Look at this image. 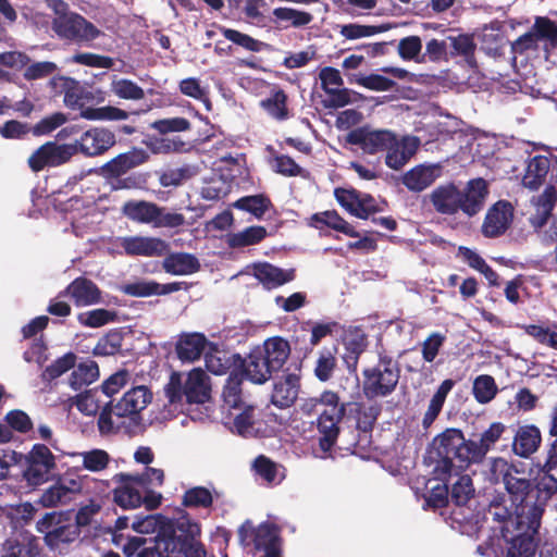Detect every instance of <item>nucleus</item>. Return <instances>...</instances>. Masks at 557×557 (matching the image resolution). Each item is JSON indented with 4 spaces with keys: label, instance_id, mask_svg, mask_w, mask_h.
Listing matches in <instances>:
<instances>
[{
    "label": "nucleus",
    "instance_id": "f257e3e1",
    "mask_svg": "<svg viewBox=\"0 0 557 557\" xmlns=\"http://www.w3.org/2000/svg\"><path fill=\"white\" fill-rule=\"evenodd\" d=\"M487 480L492 484L502 483L504 485L513 508L511 512L503 506L505 503L504 495L495 496L491 500L490 507L499 509V511L496 510L493 513L496 520L520 519V521H523V519L540 518V513H536L532 508L535 502L534 483L523 469L505 458L496 457L490 462Z\"/></svg>",
    "mask_w": 557,
    "mask_h": 557
},
{
    "label": "nucleus",
    "instance_id": "f03ea898",
    "mask_svg": "<svg viewBox=\"0 0 557 557\" xmlns=\"http://www.w3.org/2000/svg\"><path fill=\"white\" fill-rule=\"evenodd\" d=\"M424 459L428 466H432L434 479L442 482H447L453 473L458 474L476 465L471 438L467 440L457 428H447L437 434L430 443Z\"/></svg>",
    "mask_w": 557,
    "mask_h": 557
},
{
    "label": "nucleus",
    "instance_id": "7ed1b4c3",
    "mask_svg": "<svg viewBox=\"0 0 557 557\" xmlns=\"http://www.w3.org/2000/svg\"><path fill=\"white\" fill-rule=\"evenodd\" d=\"M151 400V391L139 385L127 391L114 406L111 400L104 403L97 422L100 434L133 433L141 424L140 413Z\"/></svg>",
    "mask_w": 557,
    "mask_h": 557
},
{
    "label": "nucleus",
    "instance_id": "20e7f679",
    "mask_svg": "<svg viewBox=\"0 0 557 557\" xmlns=\"http://www.w3.org/2000/svg\"><path fill=\"white\" fill-rule=\"evenodd\" d=\"M36 530L44 535L42 540L49 552L66 555L79 544L82 530L77 524L61 512H46L36 522Z\"/></svg>",
    "mask_w": 557,
    "mask_h": 557
},
{
    "label": "nucleus",
    "instance_id": "39448f33",
    "mask_svg": "<svg viewBox=\"0 0 557 557\" xmlns=\"http://www.w3.org/2000/svg\"><path fill=\"white\" fill-rule=\"evenodd\" d=\"M362 394L368 400L392 395L400 379L399 364L387 355H380L379 362L363 369Z\"/></svg>",
    "mask_w": 557,
    "mask_h": 557
},
{
    "label": "nucleus",
    "instance_id": "423d86ee",
    "mask_svg": "<svg viewBox=\"0 0 557 557\" xmlns=\"http://www.w3.org/2000/svg\"><path fill=\"white\" fill-rule=\"evenodd\" d=\"M542 518L509 519L505 531L510 533L506 539L505 557H534L541 541L540 527ZM507 537V535H504Z\"/></svg>",
    "mask_w": 557,
    "mask_h": 557
},
{
    "label": "nucleus",
    "instance_id": "0eeeda50",
    "mask_svg": "<svg viewBox=\"0 0 557 557\" xmlns=\"http://www.w3.org/2000/svg\"><path fill=\"white\" fill-rule=\"evenodd\" d=\"M280 528L271 522H262L255 527L251 521H245L238 529V539L244 546L253 545L258 552L263 550L262 557L282 556V539Z\"/></svg>",
    "mask_w": 557,
    "mask_h": 557
},
{
    "label": "nucleus",
    "instance_id": "6e6552de",
    "mask_svg": "<svg viewBox=\"0 0 557 557\" xmlns=\"http://www.w3.org/2000/svg\"><path fill=\"white\" fill-rule=\"evenodd\" d=\"M52 29L59 38L73 42L90 41L101 34L91 22L74 12L55 16L52 20Z\"/></svg>",
    "mask_w": 557,
    "mask_h": 557
},
{
    "label": "nucleus",
    "instance_id": "1a4fd4ad",
    "mask_svg": "<svg viewBox=\"0 0 557 557\" xmlns=\"http://www.w3.org/2000/svg\"><path fill=\"white\" fill-rule=\"evenodd\" d=\"M75 154L76 148L72 144L47 141L30 154L27 162L30 170L38 173L46 168L60 166Z\"/></svg>",
    "mask_w": 557,
    "mask_h": 557
},
{
    "label": "nucleus",
    "instance_id": "9d476101",
    "mask_svg": "<svg viewBox=\"0 0 557 557\" xmlns=\"http://www.w3.org/2000/svg\"><path fill=\"white\" fill-rule=\"evenodd\" d=\"M27 467L24 478L32 486H38L48 480L49 473L55 468V457L45 444H35L26 456Z\"/></svg>",
    "mask_w": 557,
    "mask_h": 557
},
{
    "label": "nucleus",
    "instance_id": "9b49d317",
    "mask_svg": "<svg viewBox=\"0 0 557 557\" xmlns=\"http://www.w3.org/2000/svg\"><path fill=\"white\" fill-rule=\"evenodd\" d=\"M346 141L358 146L364 153L375 154L395 144V133L389 129H370L362 126L350 131L346 136Z\"/></svg>",
    "mask_w": 557,
    "mask_h": 557
},
{
    "label": "nucleus",
    "instance_id": "f8f14e48",
    "mask_svg": "<svg viewBox=\"0 0 557 557\" xmlns=\"http://www.w3.org/2000/svg\"><path fill=\"white\" fill-rule=\"evenodd\" d=\"M128 380V373L125 370L117 371L110 375L98 388L89 389L78 396L77 407L81 411L95 413L102 408L99 393L107 397H112L123 388Z\"/></svg>",
    "mask_w": 557,
    "mask_h": 557
},
{
    "label": "nucleus",
    "instance_id": "ddd939ff",
    "mask_svg": "<svg viewBox=\"0 0 557 557\" xmlns=\"http://www.w3.org/2000/svg\"><path fill=\"white\" fill-rule=\"evenodd\" d=\"M183 520H190L188 515H183L177 518L175 521L170 522L166 525L160 528L158 534L153 537L157 544V550L160 552V557H181L182 552H184V543L186 532L178 531L181 528V522Z\"/></svg>",
    "mask_w": 557,
    "mask_h": 557
},
{
    "label": "nucleus",
    "instance_id": "4468645a",
    "mask_svg": "<svg viewBox=\"0 0 557 557\" xmlns=\"http://www.w3.org/2000/svg\"><path fill=\"white\" fill-rule=\"evenodd\" d=\"M116 143L115 134L103 127H94L84 132L75 144L76 153L81 152L86 157L103 154Z\"/></svg>",
    "mask_w": 557,
    "mask_h": 557
},
{
    "label": "nucleus",
    "instance_id": "2eb2a0df",
    "mask_svg": "<svg viewBox=\"0 0 557 557\" xmlns=\"http://www.w3.org/2000/svg\"><path fill=\"white\" fill-rule=\"evenodd\" d=\"M513 220V207L507 200L495 202L486 212L481 231L487 238H496L506 233Z\"/></svg>",
    "mask_w": 557,
    "mask_h": 557
},
{
    "label": "nucleus",
    "instance_id": "dca6fc26",
    "mask_svg": "<svg viewBox=\"0 0 557 557\" xmlns=\"http://www.w3.org/2000/svg\"><path fill=\"white\" fill-rule=\"evenodd\" d=\"M149 154L146 150L133 147L131 150L120 153L113 159L106 162L101 168V175L107 181L119 178L125 175L128 171L146 163Z\"/></svg>",
    "mask_w": 557,
    "mask_h": 557
},
{
    "label": "nucleus",
    "instance_id": "f3484780",
    "mask_svg": "<svg viewBox=\"0 0 557 557\" xmlns=\"http://www.w3.org/2000/svg\"><path fill=\"white\" fill-rule=\"evenodd\" d=\"M101 294L95 282L85 276H78L59 293V297L69 296L76 307H87L102 302Z\"/></svg>",
    "mask_w": 557,
    "mask_h": 557
},
{
    "label": "nucleus",
    "instance_id": "a211bd4d",
    "mask_svg": "<svg viewBox=\"0 0 557 557\" xmlns=\"http://www.w3.org/2000/svg\"><path fill=\"white\" fill-rule=\"evenodd\" d=\"M488 193V185L484 178L470 180L465 189L460 190V211L468 216H474L483 209Z\"/></svg>",
    "mask_w": 557,
    "mask_h": 557
},
{
    "label": "nucleus",
    "instance_id": "6ab92c4d",
    "mask_svg": "<svg viewBox=\"0 0 557 557\" xmlns=\"http://www.w3.org/2000/svg\"><path fill=\"white\" fill-rule=\"evenodd\" d=\"M119 484L113 490L114 502L124 509L138 508L143 505V494L139 491L140 485L133 474L116 473L113 476Z\"/></svg>",
    "mask_w": 557,
    "mask_h": 557
},
{
    "label": "nucleus",
    "instance_id": "aec40b11",
    "mask_svg": "<svg viewBox=\"0 0 557 557\" xmlns=\"http://www.w3.org/2000/svg\"><path fill=\"white\" fill-rule=\"evenodd\" d=\"M39 554L38 539L28 531H21L3 542L0 557H37Z\"/></svg>",
    "mask_w": 557,
    "mask_h": 557
},
{
    "label": "nucleus",
    "instance_id": "412c9836",
    "mask_svg": "<svg viewBox=\"0 0 557 557\" xmlns=\"http://www.w3.org/2000/svg\"><path fill=\"white\" fill-rule=\"evenodd\" d=\"M368 344L367 334L358 326L349 329L343 337L345 352L342 359L350 374H357L360 356L366 351Z\"/></svg>",
    "mask_w": 557,
    "mask_h": 557
},
{
    "label": "nucleus",
    "instance_id": "4be33fe9",
    "mask_svg": "<svg viewBox=\"0 0 557 557\" xmlns=\"http://www.w3.org/2000/svg\"><path fill=\"white\" fill-rule=\"evenodd\" d=\"M121 246L128 256L161 257L169 250V244L158 237H125Z\"/></svg>",
    "mask_w": 557,
    "mask_h": 557
},
{
    "label": "nucleus",
    "instance_id": "5701e85b",
    "mask_svg": "<svg viewBox=\"0 0 557 557\" xmlns=\"http://www.w3.org/2000/svg\"><path fill=\"white\" fill-rule=\"evenodd\" d=\"M381 412L382 405L376 401H347L346 417L355 420L356 429L363 433L372 432Z\"/></svg>",
    "mask_w": 557,
    "mask_h": 557
},
{
    "label": "nucleus",
    "instance_id": "b1692460",
    "mask_svg": "<svg viewBox=\"0 0 557 557\" xmlns=\"http://www.w3.org/2000/svg\"><path fill=\"white\" fill-rule=\"evenodd\" d=\"M555 470L547 469L544 465L539 470L537 482L534 484L535 502L532 508L536 513H540V518H543L548 502L557 494V475L554 473Z\"/></svg>",
    "mask_w": 557,
    "mask_h": 557
},
{
    "label": "nucleus",
    "instance_id": "393cba45",
    "mask_svg": "<svg viewBox=\"0 0 557 557\" xmlns=\"http://www.w3.org/2000/svg\"><path fill=\"white\" fill-rule=\"evenodd\" d=\"M420 146L416 136H405L398 140L395 135V144L386 148L385 164L393 169H401L413 157Z\"/></svg>",
    "mask_w": 557,
    "mask_h": 557
},
{
    "label": "nucleus",
    "instance_id": "a878e982",
    "mask_svg": "<svg viewBox=\"0 0 557 557\" xmlns=\"http://www.w3.org/2000/svg\"><path fill=\"white\" fill-rule=\"evenodd\" d=\"M253 276L270 290L283 286L295 280V269L284 270L269 262H261L253 265Z\"/></svg>",
    "mask_w": 557,
    "mask_h": 557
},
{
    "label": "nucleus",
    "instance_id": "bb28decb",
    "mask_svg": "<svg viewBox=\"0 0 557 557\" xmlns=\"http://www.w3.org/2000/svg\"><path fill=\"white\" fill-rule=\"evenodd\" d=\"M542 444L541 430L534 424L520 425L512 441V451L521 458H530Z\"/></svg>",
    "mask_w": 557,
    "mask_h": 557
},
{
    "label": "nucleus",
    "instance_id": "cd10ccee",
    "mask_svg": "<svg viewBox=\"0 0 557 557\" xmlns=\"http://www.w3.org/2000/svg\"><path fill=\"white\" fill-rule=\"evenodd\" d=\"M299 388V375L295 373H288L274 383L271 395V403L280 409L288 408L296 401Z\"/></svg>",
    "mask_w": 557,
    "mask_h": 557
},
{
    "label": "nucleus",
    "instance_id": "c85d7f7f",
    "mask_svg": "<svg viewBox=\"0 0 557 557\" xmlns=\"http://www.w3.org/2000/svg\"><path fill=\"white\" fill-rule=\"evenodd\" d=\"M436 212L453 215L460 211V189L453 183L437 186L430 195Z\"/></svg>",
    "mask_w": 557,
    "mask_h": 557
},
{
    "label": "nucleus",
    "instance_id": "c756f323",
    "mask_svg": "<svg viewBox=\"0 0 557 557\" xmlns=\"http://www.w3.org/2000/svg\"><path fill=\"white\" fill-rule=\"evenodd\" d=\"M207 375L200 368L188 372L184 382V396L188 404H205L210 399V387Z\"/></svg>",
    "mask_w": 557,
    "mask_h": 557
},
{
    "label": "nucleus",
    "instance_id": "7c9ffc66",
    "mask_svg": "<svg viewBox=\"0 0 557 557\" xmlns=\"http://www.w3.org/2000/svg\"><path fill=\"white\" fill-rule=\"evenodd\" d=\"M236 359V368H239L242 376L253 384H264L275 374L272 369L265 368L267 366L260 361L261 359L252 350L246 358L240 356Z\"/></svg>",
    "mask_w": 557,
    "mask_h": 557
},
{
    "label": "nucleus",
    "instance_id": "2f4dec72",
    "mask_svg": "<svg viewBox=\"0 0 557 557\" xmlns=\"http://www.w3.org/2000/svg\"><path fill=\"white\" fill-rule=\"evenodd\" d=\"M308 225L318 230H322L324 226H327L349 237L360 236L355 227L342 218L336 210H326L312 214L309 218Z\"/></svg>",
    "mask_w": 557,
    "mask_h": 557
},
{
    "label": "nucleus",
    "instance_id": "473e14b6",
    "mask_svg": "<svg viewBox=\"0 0 557 557\" xmlns=\"http://www.w3.org/2000/svg\"><path fill=\"white\" fill-rule=\"evenodd\" d=\"M122 213L131 221L154 225L160 213V207L146 200H128L123 205Z\"/></svg>",
    "mask_w": 557,
    "mask_h": 557
},
{
    "label": "nucleus",
    "instance_id": "72a5a7b5",
    "mask_svg": "<svg viewBox=\"0 0 557 557\" xmlns=\"http://www.w3.org/2000/svg\"><path fill=\"white\" fill-rule=\"evenodd\" d=\"M507 426L502 422H493L487 430H485L479 437V440L471 438V445L475 458V463H481L487 453L495 446L500 440Z\"/></svg>",
    "mask_w": 557,
    "mask_h": 557
},
{
    "label": "nucleus",
    "instance_id": "f704fd0d",
    "mask_svg": "<svg viewBox=\"0 0 557 557\" xmlns=\"http://www.w3.org/2000/svg\"><path fill=\"white\" fill-rule=\"evenodd\" d=\"M163 270L172 275H188L199 271V260L188 252H173L162 261Z\"/></svg>",
    "mask_w": 557,
    "mask_h": 557
},
{
    "label": "nucleus",
    "instance_id": "c9c22d12",
    "mask_svg": "<svg viewBox=\"0 0 557 557\" xmlns=\"http://www.w3.org/2000/svg\"><path fill=\"white\" fill-rule=\"evenodd\" d=\"M549 166L550 161L545 156L531 158L522 177V185L530 190H537L544 184Z\"/></svg>",
    "mask_w": 557,
    "mask_h": 557
},
{
    "label": "nucleus",
    "instance_id": "e433bc0d",
    "mask_svg": "<svg viewBox=\"0 0 557 557\" xmlns=\"http://www.w3.org/2000/svg\"><path fill=\"white\" fill-rule=\"evenodd\" d=\"M270 359V368L280 372L290 356L289 342L281 336L267 338L261 345Z\"/></svg>",
    "mask_w": 557,
    "mask_h": 557
},
{
    "label": "nucleus",
    "instance_id": "4c0bfd02",
    "mask_svg": "<svg viewBox=\"0 0 557 557\" xmlns=\"http://www.w3.org/2000/svg\"><path fill=\"white\" fill-rule=\"evenodd\" d=\"M206 345L207 338L203 334H186L181 336L176 344V355L182 361H195L200 358Z\"/></svg>",
    "mask_w": 557,
    "mask_h": 557
},
{
    "label": "nucleus",
    "instance_id": "58836bf2",
    "mask_svg": "<svg viewBox=\"0 0 557 557\" xmlns=\"http://www.w3.org/2000/svg\"><path fill=\"white\" fill-rule=\"evenodd\" d=\"M337 352L336 345L332 347H323L318 351V357L314 363L313 373L320 382H329L337 368Z\"/></svg>",
    "mask_w": 557,
    "mask_h": 557
},
{
    "label": "nucleus",
    "instance_id": "ea45409f",
    "mask_svg": "<svg viewBox=\"0 0 557 557\" xmlns=\"http://www.w3.org/2000/svg\"><path fill=\"white\" fill-rule=\"evenodd\" d=\"M456 382L451 379L444 380L432 396L430 404L422 419V426L428 430L441 413L447 395L450 393Z\"/></svg>",
    "mask_w": 557,
    "mask_h": 557
},
{
    "label": "nucleus",
    "instance_id": "a19ab883",
    "mask_svg": "<svg viewBox=\"0 0 557 557\" xmlns=\"http://www.w3.org/2000/svg\"><path fill=\"white\" fill-rule=\"evenodd\" d=\"M180 532H186L184 543V552L182 555L185 557H206L207 553L203 544L198 540L200 536L201 530L199 523L191 520H183L181 522V528H178ZM182 535V533H180Z\"/></svg>",
    "mask_w": 557,
    "mask_h": 557
},
{
    "label": "nucleus",
    "instance_id": "79ce46f5",
    "mask_svg": "<svg viewBox=\"0 0 557 557\" xmlns=\"http://www.w3.org/2000/svg\"><path fill=\"white\" fill-rule=\"evenodd\" d=\"M339 422L325 413L319 414L317 429L319 432V447L323 453H330L335 446L341 433Z\"/></svg>",
    "mask_w": 557,
    "mask_h": 557
},
{
    "label": "nucleus",
    "instance_id": "37998d69",
    "mask_svg": "<svg viewBox=\"0 0 557 557\" xmlns=\"http://www.w3.org/2000/svg\"><path fill=\"white\" fill-rule=\"evenodd\" d=\"M474 486L472 479L468 474L460 475L459 479L453 484L450 491V500L451 503L461 511L463 507L473 498L474 496ZM453 519L457 522H460L461 519L456 516L460 512L454 510Z\"/></svg>",
    "mask_w": 557,
    "mask_h": 557
},
{
    "label": "nucleus",
    "instance_id": "c03bdc74",
    "mask_svg": "<svg viewBox=\"0 0 557 557\" xmlns=\"http://www.w3.org/2000/svg\"><path fill=\"white\" fill-rule=\"evenodd\" d=\"M435 178L433 168L420 164L406 172L401 182L410 191L419 193L431 186Z\"/></svg>",
    "mask_w": 557,
    "mask_h": 557
},
{
    "label": "nucleus",
    "instance_id": "a18cd8bd",
    "mask_svg": "<svg viewBox=\"0 0 557 557\" xmlns=\"http://www.w3.org/2000/svg\"><path fill=\"white\" fill-rule=\"evenodd\" d=\"M69 384L74 391H79L84 386L90 385L99 377V367L95 360H86L73 368Z\"/></svg>",
    "mask_w": 557,
    "mask_h": 557
},
{
    "label": "nucleus",
    "instance_id": "49530a36",
    "mask_svg": "<svg viewBox=\"0 0 557 557\" xmlns=\"http://www.w3.org/2000/svg\"><path fill=\"white\" fill-rule=\"evenodd\" d=\"M267 228L261 225L248 226L238 233L226 235V244L230 248H243L261 243L267 237Z\"/></svg>",
    "mask_w": 557,
    "mask_h": 557
},
{
    "label": "nucleus",
    "instance_id": "de8ad7c7",
    "mask_svg": "<svg viewBox=\"0 0 557 557\" xmlns=\"http://www.w3.org/2000/svg\"><path fill=\"white\" fill-rule=\"evenodd\" d=\"M239 354H228L225 350H215L214 352L206 354V368L209 372L215 375L225 374L228 370L238 371L236 368Z\"/></svg>",
    "mask_w": 557,
    "mask_h": 557
},
{
    "label": "nucleus",
    "instance_id": "09e8293b",
    "mask_svg": "<svg viewBox=\"0 0 557 557\" xmlns=\"http://www.w3.org/2000/svg\"><path fill=\"white\" fill-rule=\"evenodd\" d=\"M557 201V190L554 185H547L535 202L536 215L532 219L535 226L542 227L548 221Z\"/></svg>",
    "mask_w": 557,
    "mask_h": 557
},
{
    "label": "nucleus",
    "instance_id": "8fccbe9b",
    "mask_svg": "<svg viewBox=\"0 0 557 557\" xmlns=\"http://www.w3.org/2000/svg\"><path fill=\"white\" fill-rule=\"evenodd\" d=\"M233 207L251 213L257 219H261L264 213L272 207L271 199L264 194L245 196L237 199Z\"/></svg>",
    "mask_w": 557,
    "mask_h": 557
},
{
    "label": "nucleus",
    "instance_id": "3c124183",
    "mask_svg": "<svg viewBox=\"0 0 557 557\" xmlns=\"http://www.w3.org/2000/svg\"><path fill=\"white\" fill-rule=\"evenodd\" d=\"M498 393V386L495 379L490 374L478 375L472 385V394L474 399L485 405L491 403Z\"/></svg>",
    "mask_w": 557,
    "mask_h": 557
},
{
    "label": "nucleus",
    "instance_id": "603ef678",
    "mask_svg": "<svg viewBox=\"0 0 557 557\" xmlns=\"http://www.w3.org/2000/svg\"><path fill=\"white\" fill-rule=\"evenodd\" d=\"M260 106L275 120L288 119L287 95L283 89L273 90L268 98L261 100Z\"/></svg>",
    "mask_w": 557,
    "mask_h": 557
},
{
    "label": "nucleus",
    "instance_id": "864d4df0",
    "mask_svg": "<svg viewBox=\"0 0 557 557\" xmlns=\"http://www.w3.org/2000/svg\"><path fill=\"white\" fill-rule=\"evenodd\" d=\"M117 320V313L112 310L98 308L77 314V321L85 327L97 329Z\"/></svg>",
    "mask_w": 557,
    "mask_h": 557
},
{
    "label": "nucleus",
    "instance_id": "5fc2aeb1",
    "mask_svg": "<svg viewBox=\"0 0 557 557\" xmlns=\"http://www.w3.org/2000/svg\"><path fill=\"white\" fill-rule=\"evenodd\" d=\"M245 377L238 371H231L223 387L224 403L231 408H239L242 405V384Z\"/></svg>",
    "mask_w": 557,
    "mask_h": 557
},
{
    "label": "nucleus",
    "instance_id": "6e6d98bb",
    "mask_svg": "<svg viewBox=\"0 0 557 557\" xmlns=\"http://www.w3.org/2000/svg\"><path fill=\"white\" fill-rule=\"evenodd\" d=\"M213 504L212 493L205 486H194L185 491L182 505L187 508H210Z\"/></svg>",
    "mask_w": 557,
    "mask_h": 557
},
{
    "label": "nucleus",
    "instance_id": "4d7b16f0",
    "mask_svg": "<svg viewBox=\"0 0 557 557\" xmlns=\"http://www.w3.org/2000/svg\"><path fill=\"white\" fill-rule=\"evenodd\" d=\"M111 91L121 99L141 100L145 98L144 89L135 82L127 78L114 79Z\"/></svg>",
    "mask_w": 557,
    "mask_h": 557
},
{
    "label": "nucleus",
    "instance_id": "13d9d810",
    "mask_svg": "<svg viewBox=\"0 0 557 557\" xmlns=\"http://www.w3.org/2000/svg\"><path fill=\"white\" fill-rule=\"evenodd\" d=\"M391 28L388 24L382 25H360V24H347L341 29V35L346 39H358L362 37H369L376 34L387 32Z\"/></svg>",
    "mask_w": 557,
    "mask_h": 557
},
{
    "label": "nucleus",
    "instance_id": "bf43d9fd",
    "mask_svg": "<svg viewBox=\"0 0 557 557\" xmlns=\"http://www.w3.org/2000/svg\"><path fill=\"white\" fill-rule=\"evenodd\" d=\"M75 363L76 355L74 352H67L54 360L50 366L46 367L42 372V379L49 382L55 380L69 370L73 369Z\"/></svg>",
    "mask_w": 557,
    "mask_h": 557
},
{
    "label": "nucleus",
    "instance_id": "052dcab7",
    "mask_svg": "<svg viewBox=\"0 0 557 557\" xmlns=\"http://www.w3.org/2000/svg\"><path fill=\"white\" fill-rule=\"evenodd\" d=\"M83 459V467L91 472H100L108 468L110 463V455L99 448L79 453Z\"/></svg>",
    "mask_w": 557,
    "mask_h": 557
},
{
    "label": "nucleus",
    "instance_id": "680f3d73",
    "mask_svg": "<svg viewBox=\"0 0 557 557\" xmlns=\"http://www.w3.org/2000/svg\"><path fill=\"white\" fill-rule=\"evenodd\" d=\"M87 120L121 121L128 117V112L116 107L106 106L100 108H87L82 112Z\"/></svg>",
    "mask_w": 557,
    "mask_h": 557
},
{
    "label": "nucleus",
    "instance_id": "e2e57ef3",
    "mask_svg": "<svg viewBox=\"0 0 557 557\" xmlns=\"http://www.w3.org/2000/svg\"><path fill=\"white\" fill-rule=\"evenodd\" d=\"M350 82L375 91H388L396 86V82L380 74L355 75Z\"/></svg>",
    "mask_w": 557,
    "mask_h": 557
},
{
    "label": "nucleus",
    "instance_id": "0e129e2a",
    "mask_svg": "<svg viewBox=\"0 0 557 557\" xmlns=\"http://www.w3.org/2000/svg\"><path fill=\"white\" fill-rule=\"evenodd\" d=\"M220 30L227 40L245 48L248 51L259 52L263 46V42L252 38L247 34L240 33L239 30L226 28L223 26L220 27Z\"/></svg>",
    "mask_w": 557,
    "mask_h": 557
},
{
    "label": "nucleus",
    "instance_id": "69168bd1",
    "mask_svg": "<svg viewBox=\"0 0 557 557\" xmlns=\"http://www.w3.org/2000/svg\"><path fill=\"white\" fill-rule=\"evenodd\" d=\"M448 39L454 50L453 54L463 57L469 63L474 59L476 45L472 36L460 34L458 36H449Z\"/></svg>",
    "mask_w": 557,
    "mask_h": 557
},
{
    "label": "nucleus",
    "instance_id": "338daca9",
    "mask_svg": "<svg viewBox=\"0 0 557 557\" xmlns=\"http://www.w3.org/2000/svg\"><path fill=\"white\" fill-rule=\"evenodd\" d=\"M4 420L11 432L15 431L22 434H26L34 429L30 417L25 411L20 409L10 410L5 414Z\"/></svg>",
    "mask_w": 557,
    "mask_h": 557
},
{
    "label": "nucleus",
    "instance_id": "774afa93",
    "mask_svg": "<svg viewBox=\"0 0 557 557\" xmlns=\"http://www.w3.org/2000/svg\"><path fill=\"white\" fill-rule=\"evenodd\" d=\"M533 29L539 39L549 41L553 47L557 46V24L554 21L546 16H537Z\"/></svg>",
    "mask_w": 557,
    "mask_h": 557
}]
</instances>
